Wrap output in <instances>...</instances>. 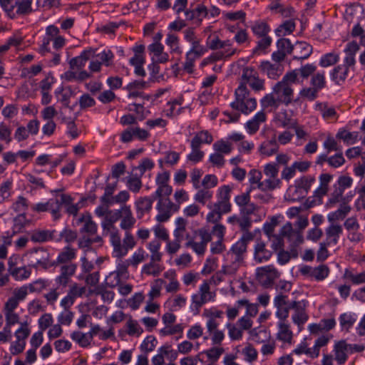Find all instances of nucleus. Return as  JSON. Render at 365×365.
<instances>
[{
	"mask_svg": "<svg viewBox=\"0 0 365 365\" xmlns=\"http://www.w3.org/2000/svg\"><path fill=\"white\" fill-rule=\"evenodd\" d=\"M295 75L287 73L282 80L276 83L272 88V92L267 93L261 98L259 103L262 109L272 108L277 109L281 104L289 106L293 101Z\"/></svg>",
	"mask_w": 365,
	"mask_h": 365,
	"instance_id": "f257e3e1",
	"label": "nucleus"
},
{
	"mask_svg": "<svg viewBox=\"0 0 365 365\" xmlns=\"http://www.w3.org/2000/svg\"><path fill=\"white\" fill-rule=\"evenodd\" d=\"M359 50V45L356 41L349 42L344 50L345 56L343 63L335 66L329 73L331 80L337 85H341L349 76L351 69L354 68L355 56Z\"/></svg>",
	"mask_w": 365,
	"mask_h": 365,
	"instance_id": "f03ea898",
	"label": "nucleus"
},
{
	"mask_svg": "<svg viewBox=\"0 0 365 365\" xmlns=\"http://www.w3.org/2000/svg\"><path fill=\"white\" fill-rule=\"evenodd\" d=\"M223 314L224 312L222 310L215 307L205 309L202 314L206 319L207 333L210 335L214 345L221 344L225 336L224 331L219 329L220 323L218 319H222Z\"/></svg>",
	"mask_w": 365,
	"mask_h": 365,
	"instance_id": "7ed1b4c3",
	"label": "nucleus"
},
{
	"mask_svg": "<svg viewBox=\"0 0 365 365\" xmlns=\"http://www.w3.org/2000/svg\"><path fill=\"white\" fill-rule=\"evenodd\" d=\"M104 235L109 237V242L113 248L112 256L114 258L124 257L128 255L129 250L136 245L135 237L130 232H125L123 240L119 231Z\"/></svg>",
	"mask_w": 365,
	"mask_h": 365,
	"instance_id": "20e7f679",
	"label": "nucleus"
},
{
	"mask_svg": "<svg viewBox=\"0 0 365 365\" xmlns=\"http://www.w3.org/2000/svg\"><path fill=\"white\" fill-rule=\"evenodd\" d=\"M235 101L230 103L232 109L249 115L257 108V99L251 96L250 91L244 84H240L235 91Z\"/></svg>",
	"mask_w": 365,
	"mask_h": 365,
	"instance_id": "39448f33",
	"label": "nucleus"
},
{
	"mask_svg": "<svg viewBox=\"0 0 365 365\" xmlns=\"http://www.w3.org/2000/svg\"><path fill=\"white\" fill-rule=\"evenodd\" d=\"M216 297V292L210 289L208 281L204 280L199 286L197 292L191 296V308L198 312L204 304L214 302Z\"/></svg>",
	"mask_w": 365,
	"mask_h": 365,
	"instance_id": "423d86ee",
	"label": "nucleus"
},
{
	"mask_svg": "<svg viewBox=\"0 0 365 365\" xmlns=\"http://www.w3.org/2000/svg\"><path fill=\"white\" fill-rule=\"evenodd\" d=\"M206 44L211 50L224 49L216 59L229 58L235 55L237 51L232 46L231 40L222 41L216 34H210L207 38Z\"/></svg>",
	"mask_w": 365,
	"mask_h": 365,
	"instance_id": "0eeeda50",
	"label": "nucleus"
},
{
	"mask_svg": "<svg viewBox=\"0 0 365 365\" xmlns=\"http://www.w3.org/2000/svg\"><path fill=\"white\" fill-rule=\"evenodd\" d=\"M25 257L29 262V265L34 268L46 269L49 265L50 255L43 247L29 250L25 254Z\"/></svg>",
	"mask_w": 365,
	"mask_h": 365,
	"instance_id": "6e6552de",
	"label": "nucleus"
},
{
	"mask_svg": "<svg viewBox=\"0 0 365 365\" xmlns=\"http://www.w3.org/2000/svg\"><path fill=\"white\" fill-rule=\"evenodd\" d=\"M155 208L158 211L155 220L158 222H165L170 218L173 213L179 211L180 206L174 205V202L170 201V199H159Z\"/></svg>",
	"mask_w": 365,
	"mask_h": 365,
	"instance_id": "1a4fd4ad",
	"label": "nucleus"
},
{
	"mask_svg": "<svg viewBox=\"0 0 365 365\" xmlns=\"http://www.w3.org/2000/svg\"><path fill=\"white\" fill-rule=\"evenodd\" d=\"M240 84L247 86L248 84L255 91H260L265 89L264 80L259 76L257 71L252 67H246L242 71V81Z\"/></svg>",
	"mask_w": 365,
	"mask_h": 365,
	"instance_id": "9d476101",
	"label": "nucleus"
},
{
	"mask_svg": "<svg viewBox=\"0 0 365 365\" xmlns=\"http://www.w3.org/2000/svg\"><path fill=\"white\" fill-rule=\"evenodd\" d=\"M31 210L36 212H49L53 220H59L61 217L59 195H57L55 198H51L46 202H41L33 205Z\"/></svg>",
	"mask_w": 365,
	"mask_h": 365,
	"instance_id": "9b49d317",
	"label": "nucleus"
},
{
	"mask_svg": "<svg viewBox=\"0 0 365 365\" xmlns=\"http://www.w3.org/2000/svg\"><path fill=\"white\" fill-rule=\"evenodd\" d=\"M253 239V235L250 232H245L241 238L235 242L227 253L230 259H235L237 262H243L245 254L247 251V247L249 242Z\"/></svg>",
	"mask_w": 365,
	"mask_h": 365,
	"instance_id": "f8f14e48",
	"label": "nucleus"
},
{
	"mask_svg": "<svg viewBox=\"0 0 365 365\" xmlns=\"http://www.w3.org/2000/svg\"><path fill=\"white\" fill-rule=\"evenodd\" d=\"M199 240L191 239L186 243V247H190L197 255H203L206 251L207 244L211 242L210 232L206 230H199L197 232Z\"/></svg>",
	"mask_w": 365,
	"mask_h": 365,
	"instance_id": "ddd939ff",
	"label": "nucleus"
},
{
	"mask_svg": "<svg viewBox=\"0 0 365 365\" xmlns=\"http://www.w3.org/2000/svg\"><path fill=\"white\" fill-rule=\"evenodd\" d=\"M300 273L311 279L323 281L329 274V268L326 264H319L317 267L304 265L300 268Z\"/></svg>",
	"mask_w": 365,
	"mask_h": 365,
	"instance_id": "4468645a",
	"label": "nucleus"
},
{
	"mask_svg": "<svg viewBox=\"0 0 365 365\" xmlns=\"http://www.w3.org/2000/svg\"><path fill=\"white\" fill-rule=\"evenodd\" d=\"M292 302H289L287 297L277 294L274 299V306L277 309L276 317L279 321L286 320L289 317V309L292 308Z\"/></svg>",
	"mask_w": 365,
	"mask_h": 365,
	"instance_id": "2eb2a0df",
	"label": "nucleus"
},
{
	"mask_svg": "<svg viewBox=\"0 0 365 365\" xmlns=\"http://www.w3.org/2000/svg\"><path fill=\"white\" fill-rule=\"evenodd\" d=\"M122 217V207L118 210H109L101 222L103 235L119 231L114 223Z\"/></svg>",
	"mask_w": 365,
	"mask_h": 365,
	"instance_id": "dca6fc26",
	"label": "nucleus"
},
{
	"mask_svg": "<svg viewBox=\"0 0 365 365\" xmlns=\"http://www.w3.org/2000/svg\"><path fill=\"white\" fill-rule=\"evenodd\" d=\"M280 233L286 236L292 247H296L304 242L302 232L292 228L291 222H287L280 230Z\"/></svg>",
	"mask_w": 365,
	"mask_h": 365,
	"instance_id": "f3484780",
	"label": "nucleus"
},
{
	"mask_svg": "<svg viewBox=\"0 0 365 365\" xmlns=\"http://www.w3.org/2000/svg\"><path fill=\"white\" fill-rule=\"evenodd\" d=\"M148 83L143 80L134 81L129 83L125 88L128 91V98L129 99H135L140 98L144 100L148 101L150 96L145 95L142 90L148 87Z\"/></svg>",
	"mask_w": 365,
	"mask_h": 365,
	"instance_id": "a211bd4d",
	"label": "nucleus"
},
{
	"mask_svg": "<svg viewBox=\"0 0 365 365\" xmlns=\"http://www.w3.org/2000/svg\"><path fill=\"white\" fill-rule=\"evenodd\" d=\"M292 307L294 309V314L292 316L293 323L298 327L302 326L309 318L306 313L307 302L304 300L292 301Z\"/></svg>",
	"mask_w": 365,
	"mask_h": 365,
	"instance_id": "6ab92c4d",
	"label": "nucleus"
},
{
	"mask_svg": "<svg viewBox=\"0 0 365 365\" xmlns=\"http://www.w3.org/2000/svg\"><path fill=\"white\" fill-rule=\"evenodd\" d=\"M150 136L149 133L139 127H130L120 134V140L123 143H129L135 139L145 140Z\"/></svg>",
	"mask_w": 365,
	"mask_h": 365,
	"instance_id": "aec40b11",
	"label": "nucleus"
},
{
	"mask_svg": "<svg viewBox=\"0 0 365 365\" xmlns=\"http://www.w3.org/2000/svg\"><path fill=\"white\" fill-rule=\"evenodd\" d=\"M228 139L237 143V150L241 154H250L255 148L252 141L245 140V136L242 133L232 132L228 134Z\"/></svg>",
	"mask_w": 365,
	"mask_h": 365,
	"instance_id": "412c9836",
	"label": "nucleus"
},
{
	"mask_svg": "<svg viewBox=\"0 0 365 365\" xmlns=\"http://www.w3.org/2000/svg\"><path fill=\"white\" fill-rule=\"evenodd\" d=\"M349 349L348 343L344 340H340L334 343L332 356L338 365H343L346 361L350 354Z\"/></svg>",
	"mask_w": 365,
	"mask_h": 365,
	"instance_id": "4be33fe9",
	"label": "nucleus"
},
{
	"mask_svg": "<svg viewBox=\"0 0 365 365\" xmlns=\"http://www.w3.org/2000/svg\"><path fill=\"white\" fill-rule=\"evenodd\" d=\"M78 225H81V233H87L90 235H95L98 230L97 224L93 220L89 212L83 213L76 220Z\"/></svg>",
	"mask_w": 365,
	"mask_h": 365,
	"instance_id": "5701e85b",
	"label": "nucleus"
},
{
	"mask_svg": "<svg viewBox=\"0 0 365 365\" xmlns=\"http://www.w3.org/2000/svg\"><path fill=\"white\" fill-rule=\"evenodd\" d=\"M259 68L267 76L273 80L277 79L284 71L282 63H271L269 61H262L260 63Z\"/></svg>",
	"mask_w": 365,
	"mask_h": 365,
	"instance_id": "b1692460",
	"label": "nucleus"
},
{
	"mask_svg": "<svg viewBox=\"0 0 365 365\" xmlns=\"http://www.w3.org/2000/svg\"><path fill=\"white\" fill-rule=\"evenodd\" d=\"M256 275L260 282L266 284L270 283L278 278L279 274L275 267L270 264L257 267L256 269Z\"/></svg>",
	"mask_w": 365,
	"mask_h": 365,
	"instance_id": "393cba45",
	"label": "nucleus"
},
{
	"mask_svg": "<svg viewBox=\"0 0 365 365\" xmlns=\"http://www.w3.org/2000/svg\"><path fill=\"white\" fill-rule=\"evenodd\" d=\"M266 120L267 115L263 110H261L245 124V128L248 134L254 135L259 129L260 125Z\"/></svg>",
	"mask_w": 365,
	"mask_h": 365,
	"instance_id": "a878e982",
	"label": "nucleus"
},
{
	"mask_svg": "<svg viewBox=\"0 0 365 365\" xmlns=\"http://www.w3.org/2000/svg\"><path fill=\"white\" fill-rule=\"evenodd\" d=\"M342 233L343 228L341 225L339 223H329V225L325 229L327 245H336Z\"/></svg>",
	"mask_w": 365,
	"mask_h": 365,
	"instance_id": "bb28decb",
	"label": "nucleus"
},
{
	"mask_svg": "<svg viewBox=\"0 0 365 365\" xmlns=\"http://www.w3.org/2000/svg\"><path fill=\"white\" fill-rule=\"evenodd\" d=\"M279 150V144L277 143L276 135L267 138L263 141L259 147V152L262 155L269 157L277 153Z\"/></svg>",
	"mask_w": 365,
	"mask_h": 365,
	"instance_id": "cd10ccee",
	"label": "nucleus"
},
{
	"mask_svg": "<svg viewBox=\"0 0 365 365\" xmlns=\"http://www.w3.org/2000/svg\"><path fill=\"white\" fill-rule=\"evenodd\" d=\"M59 34V29L54 25H50L46 28V34L42 40V43L41 44L38 51L42 55H45L46 53L49 52V44L52 40V38L56 34Z\"/></svg>",
	"mask_w": 365,
	"mask_h": 365,
	"instance_id": "c85d7f7f",
	"label": "nucleus"
},
{
	"mask_svg": "<svg viewBox=\"0 0 365 365\" xmlns=\"http://www.w3.org/2000/svg\"><path fill=\"white\" fill-rule=\"evenodd\" d=\"M312 52V47L307 43L297 42L292 48V54L294 59H306Z\"/></svg>",
	"mask_w": 365,
	"mask_h": 365,
	"instance_id": "c756f323",
	"label": "nucleus"
},
{
	"mask_svg": "<svg viewBox=\"0 0 365 365\" xmlns=\"http://www.w3.org/2000/svg\"><path fill=\"white\" fill-rule=\"evenodd\" d=\"M121 221L120 227L122 230L125 232H129L135 224V219L133 215L130 207L126 205L122 206V217H120Z\"/></svg>",
	"mask_w": 365,
	"mask_h": 365,
	"instance_id": "7c9ffc66",
	"label": "nucleus"
},
{
	"mask_svg": "<svg viewBox=\"0 0 365 365\" xmlns=\"http://www.w3.org/2000/svg\"><path fill=\"white\" fill-rule=\"evenodd\" d=\"M272 255V252L266 248V245L263 242H257L254 250V259L257 263L267 262L270 259Z\"/></svg>",
	"mask_w": 365,
	"mask_h": 365,
	"instance_id": "2f4dec72",
	"label": "nucleus"
},
{
	"mask_svg": "<svg viewBox=\"0 0 365 365\" xmlns=\"http://www.w3.org/2000/svg\"><path fill=\"white\" fill-rule=\"evenodd\" d=\"M16 235L14 230H8L0 235V259H6L8 247L12 245L13 237Z\"/></svg>",
	"mask_w": 365,
	"mask_h": 365,
	"instance_id": "473e14b6",
	"label": "nucleus"
},
{
	"mask_svg": "<svg viewBox=\"0 0 365 365\" xmlns=\"http://www.w3.org/2000/svg\"><path fill=\"white\" fill-rule=\"evenodd\" d=\"M286 320L279 321L277 323V338L284 343L291 344L293 338L292 331L290 329L289 324L286 323Z\"/></svg>",
	"mask_w": 365,
	"mask_h": 365,
	"instance_id": "72a5a7b5",
	"label": "nucleus"
},
{
	"mask_svg": "<svg viewBox=\"0 0 365 365\" xmlns=\"http://www.w3.org/2000/svg\"><path fill=\"white\" fill-rule=\"evenodd\" d=\"M153 199L150 197H141L135 201L136 212L138 217H142L144 214L149 212L153 207Z\"/></svg>",
	"mask_w": 365,
	"mask_h": 365,
	"instance_id": "f704fd0d",
	"label": "nucleus"
},
{
	"mask_svg": "<svg viewBox=\"0 0 365 365\" xmlns=\"http://www.w3.org/2000/svg\"><path fill=\"white\" fill-rule=\"evenodd\" d=\"M76 257V250L71 247H64L59 252L56 262L53 265L66 264L72 263L71 261Z\"/></svg>",
	"mask_w": 365,
	"mask_h": 365,
	"instance_id": "c9c22d12",
	"label": "nucleus"
},
{
	"mask_svg": "<svg viewBox=\"0 0 365 365\" xmlns=\"http://www.w3.org/2000/svg\"><path fill=\"white\" fill-rule=\"evenodd\" d=\"M333 179V175L329 173H322L319 176V185L314 191V195L321 198L326 195L329 190V185Z\"/></svg>",
	"mask_w": 365,
	"mask_h": 365,
	"instance_id": "e433bc0d",
	"label": "nucleus"
},
{
	"mask_svg": "<svg viewBox=\"0 0 365 365\" xmlns=\"http://www.w3.org/2000/svg\"><path fill=\"white\" fill-rule=\"evenodd\" d=\"M333 179V175L329 173H322L319 176V185L314 191V195L321 198L326 195L329 190V185Z\"/></svg>",
	"mask_w": 365,
	"mask_h": 365,
	"instance_id": "4c0bfd02",
	"label": "nucleus"
},
{
	"mask_svg": "<svg viewBox=\"0 0 365 365\" xmlns=\"http://www.w3.org/2000/svg\"><path fill=\"white\" fill-rule=\"evenodd\" d=\"M333 179V175L329 173H322L319 176V185L314 191V195L321 198L326 195L329 190V185Z\"/></svg>",
	"mask_w": 365,
	"mask_h": 365,
	"instance_id": "58836bf2",
	"label": "nucleus"
},
{
	"mask_svg": "<svg viewBox=\"0 0 365 365\" xmlns=\"http://www.w3.org/2000/svg\"><path fill=\"white\" fill-rule=\"evenodd\" d=\"M56 230H34L30 234L31 240L34 242L42 243L52 240Z\"/></svg>",
	"mask_w": 365,
	"mask_h": 365,
	"instance_id": "ea45409f",
	"label": "nucleus"
},
{
	"mask_svg": "<svg viewBox=\"0 0 365 365\" xmlns=\"http://www.w3.org/2000/svg\"><path fill=\"white\" fill-rule=\"evenodd\" d=\"M350 211L351 207L344 203L336 210L327 215V220L329 223H337L338 221L344 220Z\"/></svg>",
	"mask_w": 365,
	"mask_h": 365,
	"instance_id": "a19ab883",
	"label": "nucleus"
},
{
	"mask_svg": "<svg viewBox=\"0 0 365 365\" xmlns=\"http://www.w3.org/2000/svg\"><path fill=\"white\" fill-rule=\"evenodd\" d=\"M317 67L314 64L307 63L298 69L292 70L289 72H287L288 74L295 75V82L299 81V77L302 78L303 79H307L309 76H312Z\"/></svg>",
	"mask_w": 365,
	"mask_h": 365,
	"instance_id": "79ce46f5",
	"label": "nucleus"
},
{
	"mask_svg": "<svg viewBox=\"0 0 365 365\" xmlns=\"http://www.w3.org/2000/svg\"><path fill=\"white\" fill-rule=\"evenodd\" d=\"M60 198V210H61L62 205L66 207V212L69 215L76 216L79 210L78 204H73V199L70 195L61 194L59 195Z\"/></svg>",
	"mask_w": 365,
	"mask_h": 365,
	"instance_id": "37998d69",
	"label": "nucleus"
},
{
	"mask_svg": "<svg viewBox=\"0 0 365 365\" xmlns=\"http://www.w3.org/2000/svg\"><path fill=\"white\" fill-rule=\"evenodd\" d=\"M95 52L93 50L83 51L80 56L73 58L70 61V66L72 69L82 68L86 66L87 61L91 56H94Z\"/></svg>",
	"mask_w": 365,
	"mask_h": 365,
	"instance_id": "c03bdc74",
	"label": "nucleus"
},
{
	"mask_svg": "<svg viewBox=\"0 0 365 365\" xmlns=\"http://www.w3.org/2000/svg\"><path fill=\"white\" fill-rule=\"evenodd\" d=\"M213 140L212 135L207 130L196 133L191 140L190 147L200 148L202 144H210Z\"/></svg>",
	"mask_w": 365,
	"mask_h": 365,
	"instance_id": "a18cd8bd",
	"label": "nucleus"
},
{
	"mask_svg": "<svg viewBox=\"0 0 365 365\" xmlns=\"http://www.w3.org/2000/svg\"><path fill=\"white\" fill-rule=\"evenodd\" d=\"M233 141L228 139V135L223 139L217 140L213 143L212 148L215 151L222 155H229L233 150Z\"/></svg>",
	"mask_w": 365,
	"mask_h": 365,
	"instance_id": "49530a36",
	"label": "nucleus"
},
{
	"mask_svg": "<svg viewBox=\"0 0 365 365\" xmlns=\"http://www.w3.org/2000/svg\"><path fill=\"white\" fill-rule=\"evenodd\" d=\"M71 339L78 344L82 348H86L91 346L93 339L88 332L81 331H73L70 334Z\"/></svg>",
	"mask_w": 365,
	"mask_h": 365,
	"instance_id": "de8ad7c7",
	"label": "nucleus"
},
{
	"mask_svg": "<svg viewBox=\"0 0 365 365\" xmlns=\"http://www.w3.org/2000/svg\"><path fill=\"white\" fill-rule=\"evenodd\" d=\"M160 262L150 259V262L143 266L141 273L143 274L158 277L163 269V267L159 264Z\"/></svg>",
	"mask_w": 365,
	"mask_h": 365,
	"instance_id": "09e8293b",
	"label": "nucleus"
},
{
	"mask_svg": "<svg viewBox=\"0 0 365 365\" xmlns=\"http://www.w3.org/2000/svg\"><path fill=\"white\" fill-rule=\"evenodd\" d=\"M241 354L244 357V360L250 364L255 362L258 358V352L257 349L250 343L245 344V347L241 350Z\"/></svg>",
	"mask_w": 365,
	"mask_h": 365,
	"instance_id": "8fccbe9b",
	"label": "nucleus"
},
{
	"mask_svg": "<svg viewBox=\"0 0 365 365\" xmlns=\"http://www.w3.org/2000/svg\"><path fill=\"white\" fill-rule=\"evenodd\" d=\"M343 278L353 284H361L365 283V271L357 273L352 270L346 269L343 274Z\"/></svg>",
	"mask_w": 365,
	"mask_h": 365,
	"instance_id": "3c124183",
	"label": "nucleus"
},
{
	"mask_svg": "<svg viewBox=\"0 0 365 365\" xmlns=\"http://www.w3.org/2000/svg\"><path fill=\"white\" fill-rule=\"evenodd\" d=\"M251 30L258 38L267 36L270 31L269 25L264 21H255L251 26Z\"/></svg>",
	"mask_w": 365,
	"mask_h": 365,
	"instance_id": "603ef678",
	"label": "nucleus"
},
{
	"mask_svg": "<svg viewBox=\"0 0 365 365\" xmlns=\"http://www.w3.org/2000/svg\"><path fill=\"white\" fill-rule=\"evenodd\" d=\"M141 177L142 176H140L136 173L135 175L132 174L124 179L126 186L129 190L135 193L140 191L142 187V182L140 180Z\"/></svg>",
	"mask_w": 365,
	"mask_h": 365,
	"instance_id": "864d4df0",
	"label": "nucleus"
},
{
	"mask_svg": "<svg viewBox=\"0 0 365 365\" xmlns=\"http://www.w3.org/2000/svg\"><path fill=\"white\" fill-rule=\"evenodd\" d=\"M281 183V180L277 176L266 177V178L262 181V183L259 184L260 190L264 192L274 190L279 187Z\"/></svg>",
	"mask_w": 365,
	"mask_h": 365,
	"instance_id": "5fc2aeb1",
	"label": "nucleus"
},
{
	"mask_svg": "<svg viewBox=\"0 0 365 365\" xmlns=\"http://www.w3.org/2000/svg\"><path fill=\"white\" fill-rule=\"evenodd\" d=\"M295 22L294 20L289 19L279 25L274 31L275 34L279 37L289 35L295 29Z\"/></svg>",
	"mask_w": 365,
	"mask_h": 365,
	"instance_id": "6e6d98bb",
	"label": "nucleus"
},
{
	"mask_svg": "<svg viewBox=\"0 0 365 365\" xmlns=\"http://www.w3.org/2000/svg\"><path fill=\"white\" fill-rule=\"evenodd\" d=\"M161 243L158 240H153L147 245V249L150 253V259L152 260L161 261L163 257L162 252H160Z\"/></svg>",
	"mask_w": 365,
	"mask_h": 365,
	"instance_id": "4d7b16f0",
	"label": "nucleus"
},
{
	"mask_svg": "<svg viewBox=\"0 0 365 365\" xmlns=\"http://www.w3.org/2000/svg\"><path fill=\"white\" fill-rule=\"evenodd\" d=\"M187 299L182 294H177L174 298L168 299L165 305L167 306L170 310L177 311L185 307L186 304Z\"/></svg>",
	"mask_w": 365,
	"mask_h": 365,
	"instance_id": "13d9d810",
	"label": "nucleus"
},
{
	"mask_svg": "<svg viewBox=\"0 0 365 365\" xmlns=\"http://www.w3.org/2000/svg\"><path fill=\"white\" fill-rule=\"evenodd\" d=\"M339 58V54L336 52L327 53L321 56L319 64L323 68H327L336 64Z\"/></svg>",
	"mask_w": 365,
	"mask_h": 365,
	"instance_id": "bf43d9fd",
	"label": "nucleus"
},
{
	"mask_svg": "<svg viewBox=\"0 0 365 365\" xmlns=\"http://www.w3.org/2000/svg\"><path fill=\"white\" fill-rule=\"evenodd\" d=\"M148 257V254L143 247H138L128 258L131 266L136 268L139 264L144 262Z\"/></svg>",
	"mask_w": 365,
	"mask_h": 365,
	"instance_id": "052dcab7",
	"label": "nucleus"
},
{
	"mask_svg": "<svg viewBox=\"0 0 365 365\" xmlns=\"http://www.w3.org/2000/svg\"><path fill=\"white\" fill-rule=\"evenodd\" d=\"M31 4V0L18 1L16 8L14 10V18L30 14L32 11Z\"/></svg>",
	"mask_w": 365,
	"mask_h": 365,
	"instance_id": "680f3d73",
	"label": "nucleus"
},
{
	"mask_svg": "<svg viewBox=\"0 0 365 365\" xmlns=\"http://www.w3.org/2000/svg\"><path fill=\"white\" fill-rule=\"evenodd\" d=\"M97 60L100 61L102 66L109 67L113 64L114 53L110 49H103L95 55Z\"/></svg>",
	"mask_w": 365,
	"mask_h": 365,
	"instance_id": "e2e57ef3",
	"label": "nucleus"
},
{
	"mask_svg": "<svg viewBox=\"0 0 365 365\" xmlns=\"http://www.w3.org/2000/svg\"><path fill=\"white\" fill-rule=\"evenodd\" d=\"M10 274L16 281H24L29 279L31 274V269L27 267H18L11 270Z\"/></svg>",
	"mask_w": 365,
	"mask_h": 365,
	"instance_id": "0e129e2a",
	"label": "nucleus"
},
{
	"mask_svg": "<svg viewBox=\"0 0 365 365\" xmlns=\"http://www.w3.org/2000/svg\"><path fill=\"white\" fill-rule=\"evenodd\" d=\"M157 344L158 340L154 336L150 335L146 336L140 346V349L143 352L141 354L148 355V353L155 350Z\"/></svg>",
	"mask_w": 365,
	"mask_h": 365,
	"instance_id": "69168bd1",
	"label": "nucleus"
},
{
	"mask_svg": "<svg viewBox=\"0 0 365 365\" xmlns=\"http://www.w3.org/2000/svg\"><path fill=\"white\" fill-rule=\"evenodd\" d=\"M336 137L342 140L346 145H351L358 140V133L356 132H349L344 129H340Z\"/></svg>",
	"mask_w": 365,
	"mask_h": 365,
	"instance_id": "338daca9",
	"label": "nucleus"
},
{
	"mask_svg": "<svg viewBox=\"0 0 365 365\" xmlns=\"http://www.w3.org/2000/svg\"><path fill=\"white\" fill-rule=\"evenodd\" d=\"M305 195L302 193V192L295 185L294 183L291 185L284 195V197L287 201L289 202H296L299 201L301 199L304 198Z\"/></svg>",
	"mask_w": 365,
	"mask_h": 365,
	"instance_id": "774afa93",
	"label": "nucleus"
}]
</instances>
